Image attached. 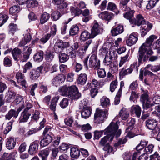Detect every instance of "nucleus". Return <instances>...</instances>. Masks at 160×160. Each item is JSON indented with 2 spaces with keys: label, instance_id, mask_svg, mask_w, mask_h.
<instances>
[{
  "label": "nucleus",
  "instance_id": "4",
  "mask_svg": "<svg viewBox=\"0 0 160 160\" xmlns=\"http://www.w3.org/2000/svg\"><path fill=\"white\" fill-rule=\"evenodd\" d=\"M108 114L107 110L97 109L94 114V119L99 122H102L103 120L107 118Z\"/></svg>",
  "mask_w": 160,
  "mask_h": 160
},
{
  "label": "nucleus",
  "instance_id": "28",
  "mask_svg": "<svg viewBox=\"0 0 160 160\" xmlns=\"http://www.w3.org/2000/svg\"><path fill=\"white\" fill-rule=\"evenodd\" d=\"M16 140L14 138L10 137L7 139L6 146L7 148L9 150L13 149L16 144Z\"/></svg>",
  "mask_w": 160,
  "mask_h": 160
},
{
  "label": "nucleus",
  "instance_id": "59",
  "mask_svg": "<svg viewBox=\"0 0 160 160\" xmlns=\"http://www.w3.org/2000/svg\"><path fill=\"white\" fill-rule=\"evenodd\" d=\"M51 160H54L56 159L59 152V150L58 148H53L51 149Z\"/></svg>",
  "mask_w": 160,
  "mask_h": 160
},
{
  "label": "nucleus",
  "instance_id": "46",
  "mask_svg": "<svg viewBox=\"0 0 160 160\" xmlns=\"http://www.w3.org/2000/svg\"><path fill=\"white\" fill-rule=\"evenodd\" d=\"M100 102L101 105L104 107H108L110 105V100L106 97H103L101 98Z\"/></svg>",
  "mask_w": 160,
  "mask_h": 160
},
{
  "label": "nucleus",
  "instance_id": "53",
  "mask_svg": "<svg viewBox=\"0 0 160 160\" xmlns=\"http://www.w3.org/2000/svg\"><path fill=\"white\" fill-rule=\"evenodd\" d=\"M159 0H150L147 5L146 7L147 9H150L153 8Z\"/></svg>",
  "mask_w": 160,
  "mask_h": 160
},
{
  "label": "nucleus",
  "instance_id": "21",
  "mask_svg": "<svg viewBox=\"0 0 160 160\" xmlns=\"http://www.w3.org/2000/svg\"><path fill=\"white\" fill-rule=\"evenodd\" d=\"M147 49H145L140 47L139 48L138 60L139 63H142V61H145L146 58L144 57V54L146 52Z\"/></svg>",
  "mask_w": 160,
  "mask_h": 160
},
{
  "label": "nucleus",
  "instance_id": "56",
  "mask_svg": "<svg viewBox=\"0 0 160 160\" xmlns=\"http://www.w3.org/2000/svg\"><path fill=\"white\" fill-rule=\"evenodd\" d=\"M129 54V53L128 52L125 56L121 57V59L119 64V66L120 67H121L124 63L128 61Z\"/></svg>",
  "mask_w": 160,
  "mask_h": 160
},
{
  "label": "nucleus",
  "instance_id": "18",
  "mask_svg": "<svg viewBox=\"0 0 160 160\" xmlns=\"http://www.w3.org/2000/svg\"><path fill=\"white\" fill-rule=\"evenodd\" d=\"M31 114L27 109H24L21 113L19 118V123L25 122H27L31 116Z\"/></svg>",
  "mask_w": 160,
  "mask_h": 160
},
{
  "label": "nucleus",
  "instance_id": "11",
  "mask_svg": "<svg viewBox=\"0 0 160 160\" xmlns=\"http://www.w3.org/2000/svg\"><path fill=\"white\" fill-rule=\"evenodd\" d=\"M140 101L142 103L143 108H148L154 105V104H152L151 102L149 101L148 96L146 93H144L141 95Z\"/></svg>",
  "mask_w": 160,
  "mask_h": 160
},
{
  "label": "nucleus",
  "instance_id": "31",
  "mask_svg": "<svg viewBox=\"0 0 160 160\" xmlns=\"http://www.w3.org/2000/svg\"><path fill=\"white\" fill-rule=\"evenodd\" d=\"M91 113V110L89 107L83 106V108L81 112L82 117L84 118H88Z\"/></svg>",
  "mask_w": 160,
  "mask_h": 160
},
{
  "label": "nucleus",
  "instance_id": "45",
  "mask_svg": "<svg viewBox=\"0 0 160 160\" xmlns=\"http://www.w3.org/2000/svg\"><path fill=\"white\" fill-rule=\"evenodd\" d=\"M127 141V137H125L124 138H120L114 143V146L116 148H119L120 147L121 145L125 144Z\"/></svg>",
  "mask_w": 160,
  "mask_h": 160
},
{
  "label": "nucleus",
  "instance_id": "38",
  "mask_svg": "<svg viewBox=\"0 0 160 160\" xmlns=\"http://www.w3.org/2000/svg\"><path fill=\"white\" fill-rule=\"evenodd\" d=\"M16 95L15 92L12 91H8L6 93L5 98L7 102H10L14 99Z\"/></svg>",
  "mask_w": 160,
  "mask_h": 160
},
{
  "label": "nucleus",
  "instance_id": "37",
  "mask_svg": "<svg viewBox=\"0 0 160 160\" xmlns=\"http://www.w3.org/2000/svg\"><path fill=\"white\" fill-rule=\"evenodd\" d=\"M80 151L76 148H72L70 150L71 156L72 158H78L80 154Z\"/></svg>",
  "mask_w": 160,
  "mask_h": 160
},
{
  "label": "nucleus",
  "instance_id": "55",
  "mask_svg": "<svg viewBox=\"0 0 160 160\" xmlns=\"http://www.w3.org/2000/svg\"><path fill=\"white\" fill-rule=\"evenodd\" d=\"M138 98V93L135 91H132L130 97V100L134 102H136V99Z\"/></svg>",
  "mask_w": 160,
  "mask_h": 160
},
{
  "label": "nucleus",
  "instance_id": "6",
  "mask_svg": "<svg viewBox=\"0 0 160 160\" xmlns=\"http://www.w3.org/2000/svg\"><path fill=\"white\" fill-rule=\"evenodd\" d=\"M100 60H98L97 56L95 54H93L89 58L88 65L90 68L95 69L97 68H100Z\"/></svg>",
  "mask_w": 160,
  "mask_h": 160
},
{
  "label": "nucleus",
  "instance_id": "10",
  "mask_svg": "<svg viewBox=\"0 0 160 160\" xmlns=\"http://www.w3.org/2000/svg\"><path fill=\"white\" fill-rule=\"evenodd\" d=\"M102 28L96 21H94L91 29L92 36L94 38L96 36L100 34L102 31Z\"/></svg>",
  "mask_w": 160,
  "mask_h": 160
},
{
  "label": "nucleus",
  "instance_id": "2",
  "mask_svg": "<svg viewBox=\"0 0 160 160\" xmlns=\"http://www.w3.org/2000/svg\"><path fill=\"white\" fill-rule=\"evenodd\" d=\"M59 90L62 95L68 96L72 99L77 100L81 96L77 88L74 85L69 87L63 86L60 88Z\"/></svg>",
  "mask_w": 160,
  "mask_h": 160
},
{
  "label": "nucleus",
  "instance_id": "60",
  "mask_svg": "<svg viewBox=\"0 0 160 160\" xmlns=\"http://www.w3.org/2000/svg\"><path fill=\"white\" fill-rule=\"evenodd\" d=\"M134 12L133 11H131L129 12H128L123 14L124 17L127 19H129V21L130 22V20H133V13Z\"/></svg>",
  "mask_w": 160,
  "mask_h": 160
},
{
  "label": "nucleus",
  "instance_id": "5",
  "mask_svg": "<svg viewBox=\"0 0 160 160\" xmlns=\"http://www.w3.org/2000/svg\"><path fill=\"white\" fill-rule=\"evenodd\" d=\"M104 53H107L108 49L106 48H102L100 50ZM116 54V52L114 51H110L108 54L107 53L103 60V63L104 65L108 66L112 63V57Z\"/></svg>",
  "mask_w": 160,
  "mask_h": 160
},
{
  "label": "nucleus",
  "instance_id": "47",
  "mask_svg": "<svg viewBox=\"0 0 160 160\" xmlns=\"http://www.w3.org/2000/svg\"><path fill=\"white\" fill-rule=\"evenodd\" d=\"M97 70L98 77L99 78H105L106 76V72L104 69L97 68L96 69Z\"/></svg>",
  "mask_w": 160,
  "mask_h": 160
},
{
  "label": "nucleus",
  "instance_id": "30",
  "mask_svg": "<svg viewBox=\"0 0 160 160\" xmlns=\"http://www.w3.org/2000/svg\"><path fill=\"white\" fill-rule=\"evenodd\" d=\"M119 115L122 120H126L129 117V113L126 108H123L120 111Z\"/></svg>",
  "mask_w": 160,
  "mask_h": 160
},
{
  "label": "nucleus",
  "instance_id": "19",
  "mask_svg": "<svg viewBox=\"0 0 160 160\" xmlns=\"http://www.w3.org/2000/svg\"><path fill=\"white\" fill-rule=\"evenodd\" d=\"M98 17L102 20L109 21L113 18V15L111 12L104 11L99 14Z\"/></svg>",
  "mask_w": 160,
  "mask_h": 160
},
{
  "label": "nucleus",
  "instance_id": "48",
  "mask_svg": "<svg viewBox=\"0 0 160 160\" xmlns=\"http://www.w3.org/2000/svg\"><path fill=\"white\" fill-rule=\"evenodd\" d=\"M110 65V70L112 73H114L118 71V63L116 62H113Z\"/></svg>",
  "mask_w": 160,
  "mask_h": 160
},
{
  "label": "nucleus",
  "instance_id": "43",
  "mask_svg": "<svg viewBox=\"0 0 160 160\" xmlns=\"http://www.w3.org/2000/svg\"><path fill=\"white\" fill-rule=\"evenodd\" d=\"M59 60L61 63H64L67 61L69 57L67 54L63 53H60L59 55Z\"/></svg>",
  "mask_w": 160,
  "mask_h": 160
},
{
  "label": "nucleus",
  "instance_id": "64",
  "mask_svg": "<svg viewBox=\"0 0 160 160\" xmlns=\"http://www.w3.org/2000/svg\"><path fill=\"white\" fill-rule=\"evenodd\" d=\"M117 6L115 3L111 2L108 3L107 8V10L115 12Z\"/></svg>",
  "mask_w": 160,
  "mask_h": 160
},
{
  "label": "nucleus",
  "instance_id": "9",
  "mask_svg": "<svg viewBox=\"0 0 160 160\" xmlns=\"http://www.w3.org/2000/svg\"><path fill=\"white\" fill-rule=\"evenodd\" d=\"M144 19L143 17L141 14H138L136 16V19L133 18V20H130V23L132 24L137 25L138 26L140 25L143 26L146 25L147 22Z\"/></svg>",
  "mask_w": 160,
  "mask_h": 160
},
{
  "label": "nucleus",
  "instance_id": "54",
  "mask_svg": "<svg viewBox=\"0 0 160 160\" xmlns=\"http://www.w3.org/2000/svg\"><path fill=\"white\" fill-rule=\"evenodd\" d=\"M129 0H122L120 2V6L122 10L124 11H128L129 8H126V5Z\"/></svg>",
  "mask_w": 160,
  "mask_h": 160
},
{
  "label": "nucleus",
  "instance_id": "13",
  "mask_svg": "<svg viewBox=\"0 0 160 160\" xmlns=\"http://www.w3.org/2000/svg\"><path fill=\"white\" fill-rule=\"evenodd\" d=\"M42 68V67L41 66L37 68V69L32 70L29 74L30 78L33 80L37 79L39 76V73L41 72Z\"/></svg>",
  "mask_w": 160,
  "mask_h": 160
},
{
  "label": "nucleus",
  "instance_id": "58",
  "mask_svg": "<svg viewBox=\"0 0 160 160\" xmlns=\"http://www.w3.org/2000/svg\"><path fill=\"white\" fill-rule=\"evenodd\" d=\"M60 17L61 14L60 13L57 11L53 12L51 14L52 18L54 21L58 20Z\"/></svg>",
  "mask_w": 160,
  "mask_h": 160
},
{
  "label": "nucleus",
  "instance_id": "27",
  "mask_svg": "<svg viewBox=\"0 0 160 160\" xmlns=\"http://www.w3.org/2000/svg\"><path fill=\"white\" fill-rule=\"evenodd\" d=\"M22 52V51L20 49L16 48L12 50V54L13 59L15 61H18L20 59V57L21 56Z\"/></svg>",
  "mask_w": 160,
  "mask_h": 160
},
{
  "label": "nucleus",
  "instance_id": "40",
  "mask_svg": "<svg viewBox=\"0 0 160 160\" xmlns=\"http://www.w3.org/2000/svg\"><path fill=\"white\" fill-rule=\"evenodd\" d=\"M59 99L58 96L53 98L51 101V103L49 106V108L51 110L54 112L56 110V106L57 103Z\"/></svg>",
  "mask_w": 160,
  "mask_h": 160
},
{
  "label": "nucleus",
  "instance_id": "44",
  "mask_svg": "<svg viewBox=\"0 0 160 160\" xmlns=\"http://www.w3.org/2000/svg\"><path fill=\"white\" fill-rule=\"evenodd\" d=\"M66 54L71 58H74L76 56V51L74 50L73 48L71 47L66 49Z\"/></svg>",
  "mask_w": 160,
  "mask_h": 160
},
{
  "label": "nucleus",
  "instance_id": "12",
  "mask_svg": "<svg viewBox=\"0 0 160 160\" xmlns=\"http://www.w3.org/2000/svg\"><path fill=\"white\" fill-rule=\"evenodd\" d=\"M138 34L135 32L130 35L128 39L126 41L127 44L129 46L135 44L138 40Z\"/></svg>",
  "mask_w": 160,
  "mask_h": 160
},
{
  "label": "nucleus",
  "instance_id": "49",
  "mask_svg": "<svg viewBox=\"0 0 160 160\" xmlns=\"http://www.w3.org/2000/svg\"><path fill=\"white\" fill-rule=\"evenodd\" d=\"M148 143V142L144 140H141L139 144L136 147V149L137 150H140L142 149L145 147Z\"/></svg>",
  "mask_w": 160,
  "mask_h": 160
},
{
  "label": "nucleus",
  "instance_id": "20",
  "mask_svg": "<svg viewBox=\"0 0 160 160\" xmlns=\"http://www.w3.org/2000/svg\"><path fill=\"white\" fill-rule=\"evenodd\" d=\"M123 31V26L121 24H119L116 27L112 29L111 30V32L112 35L115 36L122 33Z\"/></svg>",
  "mask_w": 160,
  "mask_h": 160
},
{
  "label": "nucleus",
  "instance_id": "33",
  "mask_svg": "<svg viewBox=\"0 0 160 160\" xmlns=\"http://www.w3.org/2000/svg\"><path fill=\"white\" fill-rule=\"evenodd\" d=\"M87 79V75L85 73H82L78 76L77 83L81 85L84 84Z\"/></svg>",
  "mask_w": 160,
  "mask_h": 160
},
{
  "label": "nucleus",
  "instance_id": "25",
  "mask_svg": "<svg viewBox=\"0 0 160 160\" xmlns=\"http://www.w3.org/2000/svg\"><path fill=\"white\" fill-rule=\"evenodd\" d=\"M24 76L21 72H18L16 74V78L18 83H21V85L24 87H26V82L24 79Z\"/></svg>",
  "mask_w": 160,
  "mask_h": 160
},
{
  "label": "nucleus",
  "instance_id": "16",
  "mask_svg": "<svg viewBox=\"0 0 160 160\" xmlns=\"http://www.w3.org/2000/svg\"><path fill=\"white\" fill-rule=\"evenodd\" d=\"M52 140L51 134H45L44 135V137L40 142V145L43 147L48 145Z\"/></svg>",
  "mask_w": 160,
  "mask_h": 160
},
{
  "label": "nucleus",
  "instance_id": "24",
  "mask_svg": "<svg viewBox=\"0 0 160 160\" xmlns=\"http://www.w3.org/2000/svg\"><path fill=\"white\" fill-rule=\"evenodd\" d=\"M50 151V149L47 148L40 151L39 152L38 156L41 158L42 160H47Z\"/></svg>",
  "mask_w": 160,
  "mask_h": 160
},
{
  "label": "nucleus",
  "instance_id": "61",
  "mask_svg": "<svg viewBox=\"0 0 160 160\" xmlns=\"http://www.w3.org/2000/svg\"><path fill=\"white\" fill-rule=\"evenodd\" d=\"M68 100L66 98H64L60 102L59 105L62 108L67 107L68 105Z\"/></svg>",
  "mask_w": 160,
  "mask_h": 160
},
{
  "label": "nucleus",
  "instance_id": "42",
  "mask_svg": "<svg viewBox=\"0 0 160 160\" xmlns=\"http://www.w3.org/2000/svg\"><path fill=\"white\" fill-rule=\"evenodd\" d=\"M79 31L78 27L76 25H73L71 27L70 29L69 33L71 35H75L78 33Z\"/></svg>",
  "mask_w": 160,
  "mask_h": 160
},
{
  "label": "nucleus",
  "instance_id": "39",
  "mask_svg": "<svg viewBox=\"0 0 160 160\" xmlns=\"http://www.w3.org/2000/svg\"><path fill=\"white\" fill-rule=\"evenodd\" d=\"M43 57V52L42 51H39L34 55L33 59L35 61L39 62L42 60Z\"/></svg>",
  "mask_w": 160,
  "mask_h": 160
},
{
  "label": "nucleus",
  "instance_id": "52",
  "mask_svg": "<svg viewBox=\"0 0 160 160\" xmlns=\"http://www.w3.org/2000/svg\"><path fill=\"white\" fill-rule=\"evenodd\" d=\"M38 3V1L36 0H30L28 1L26 3L27 6L29 8H33L36 7Z\"/></svg>",
  "mask_w": 160,
  "mask_h": 160
},
{
  "label": "nucleus",
  "instance_id": "35",
  "mask_svg": "<svg viewBox=\"0 0 160 160\" xmlns=\"http://www.w3.org/2000/svg\"><path fill=\"white\" fill-rule=\"evenodd\" d=\"M50 17V14L48 13L44 12L40 16V22L41 24H43L47 22Z\"/></svg>",
  "mask_w": 160,
  "mask_h": 160
},
{
  "label": "nucleus",
  "instance_id": "34",
  "mask_svg": "<svg viewBox=\"0 0 160 160\" xmlns=\"http://www.w3.org/2000/svg\"><path fill=\"white\" fill-rule=\"evenodd\" d=\"M38 147V143H32L29 147L28 152L31 155L35 154L37 151Z\"/></svg>",
  "mask_w": 160,
  "mask_h": 160
},
{
  "label": "nucleus",
  "instance_id": "57",
  "mask_svg": "<svg viewBox=\"0 0 160 160\" xmlns=\"http://www.w3.org/2000/svg\"><path fill=\"white\" fill-rule=\"evenodd\" d=\"M13 121L11 120L7 124L6 127L5 128L3 131V133L4 134H7L10 131L12 128V126Z\"/></svg>",
  "mask_w": 160,
  "mask_h": 160
},
{
  "label": "nucleus",
  "instance_id": "50",
  "mask_svg": "<svg viewBox=\"0 0 160 160\" xmlns=\"http://www.w3.org/2000/svg\"><path fill=\"white\" fill-rule=\"evenodd\" d=\"M19 7L18 6L14 5L10 8L9 12L11 14L15 15L19 11Z\"/></svg>",
  "mask_w": 160,
  "mask_h": 160
},
{
  "label": "nucleus",
  "instance_id": "29",
  "mask_svg": "<svg viewBox=\"0 0 160 160\" xmlns=\"http://www.w3.org/2000/svg\"><path fill=\"white\" fill-rule=\"evenodd\" d=\"M27 49L26 51L25 49L23 53V56L21 59V61L22 62L26 61L29 58L30 55L31 53L32 49L31 48H27Z\"/></svg>",
  "mask_w": 160,
  "mask_h": 160
},
{
  "label": "nucleus",
  "instance_id": "8",
  "mask_svg": "<svg viewBox=\"0 0 160 160\" xmlns=\"http://www.w3.org/2000/svg\"><path fill=\"white\" fill-rule=\"evenodd\" d=\"M138 67L137 62H135L130 65L129 68L127 69H125L124 68H122L119 72V74L120 77L123 78V76L126 75L131 73L133 69L135 68L137 69Z\"/></svg>",
  "mask_w": 160,
  "mask_h": 160
},
{
  "label": "nucleus",
  "instance_id": "15",
  "mask_svg": "<svg viewBox=\"0 0 160 160\" xmlns=\"http://www.w3.org/2000/svg\"><path fill=\"white\" fill-rule=\"evenodd\" d=\"M92 41L89 39L82 46L80 47L77 52V53L79 56L83 55L86 52L89 46L91 44Z\"/></svg>",
  "mask_w": 160,
  "mask_h": 160
},
{
  "label": "nucleus",
  "instance_id": "1",
  "mask_svg": "<svg viewBox=\"0 0 160 160\" xmlns=\"http://www.w3.org/2000/svg\"><path fill=\"white\" fill-rule=\"evenodd\" d=\"M119 122L117 121H115L113 120L110 124L109 126L105 129L104 134H107L102 138L99 142V145L101 146H105L108 141H112L113 138L115 134L116 133L117 137L119 136L121 134V130L120 129L118 130V124Z\"/></svg>",
  "mask_w": 160,
  "mask_h": 160
},
{
  "label": "nucleus",
  "instance_id": "17",
  "mask_svg": "<svg viewBox=\"0 0 160 160\" xmlns=\"http://www.w3.org/2000/svg\"><path fill=\"white\" fill-rule=\"evenodd\" d=\"M146 127L149 130L154 129L158 125V122L156 120L149 119H147L145 121Z\"/></svg>",
  "mask_w": 160,
  "mask_h": 160
},
{
  "label": "nucleus",
  "instance_id": "51",
  "mask_svg": "<svg viewBox=\"0 0 160 160\" xmlns=\"http://www.w3.org/2000/svg\"><path fill=\"white\" fill-rule=\"evenodd\" d=\"M8 18V16L5 14H0V26L5 23Z\"/></svg>",
  "mask_w": 160,
  "mask_h": 160
},
{
  "label": "nucleus",
  "instance_id": "32",
  "mask_svg": "<svg viewBox=\"0 0 160 160\" xmlns=\"http://www.w3.org/2000/svg\"><path fill=\"white\" fill-rule=\"evenodd\" d=\"M31 39V37L29 33H27L24 36L23 38L19 43V46L22 47L27 44Z\"/></svg>",
  "mask_w": 160,
  "mask_h": 160
},
{
  "label": "nucleus",
  "instance_id": "22",
  "mask_svg": "<svg viewBox=\"0 0 160 160\" xmlns=\"http://www.w3.org/2000/svg\"><path fill=\"white\" fill-rule=\"evenodd\" d=\"M152 25L149 22H147L146 25L142 26L140 29L141 35L142 37L146 34L147 32L152 28Z\"/></svg>",
  "mask_w": 160,
  "mask_h": 160
},
{
  "label": "nucleus",
  "instance_id": "14",
  "mask_svg": "<svg viewBox=\"0 0 160 160\" xmlns=\"http://www.w3.org/2000/svg\"><path fill=\"white\" fill-rule=\"evenodd\" d=\"M157 38V36L154 35H151L147 39L145 42L143 43L141 47L147 50L148 48H149L152 45L154 40Z\"/></svg>",
  "mask_w": 160,
  "mask_h": 160
},
{
  "label": "nucleus",
  "instance_id": "62",
  "mask_svg": "<svg viewBox=\"0 0 160 160\" xmlns=\"http://www.w3.org/2000/svg\"><path fill=\"white\" fill-rule=\"evenodd\" d=\"M54 55L51 52H47L45 55V58L48 62H51L53 59Z\"/></svg>",
  "mask_w": 160,
  "mask_h": 160
},
{
  "label": "nucleus",
  "instance_id": "3",
  "mask_svg": "<svg viewBox=\"0 0 160 160\" xmlns=\"http://www.w3.org/2000/svg\"><path fill=\"white\" fill-rule=\"evenodd\" d=\"M70 46L69 43L63 42L62 40L58 41L56 42L54 47V51L58 53H60Z\"/></svg>",
  "mask_w": 160,
  "mask_h": 160
},
{
  "label": "nucleus",
  "instance_id": "23",
  "mask_svg": "<svg viewBox=\"0 0 160 160\" xmlns=\"http://www.w3.org/2000/svg\"><path fill=\"white\" fill-rule=\"evenodd\" d=\"M139 150H137V151L135 152L132 157V154L129 152H125L124 153L125 157L124 158L126 160H135L137 157L140 154Z\"/></svg>",
  "mask_w": 160,
  "mask_h": 160
},
{
  "label": "nucleus",
  "instance_id": "63",
  "mask_svg": "<svg viewBox=\"0 0 160 160\" xmlns=\"http://www.w3.org/2000/svg\"><path fill=\"white\" fill-rule=\"evenodd\" d=\"M117 80L112 81L110 85V90L112 92H113L117 88L118 84Z\"/></svg>",
  "mask_w": 160,
  "mask_h": 160
},
{
  "label": "nucleus",
  "instance_id": "7",
  "mask_svg": "<svg viewBox=\"0 0 160 160\" xmlns=\"http://www.w3.org/2000/svg\"><path fill=\"white\" fill-rule=\"evenodd\" d=\"M24 107V105H22L21 107H20L16 111L15 110L11 109L5 115V120H10L12 117L16 118L20 112Z\"/></svg>",
  "mask_w": 160,
  "mask_h": 160
},
{
  "label": "nucleus",
  "instance_id": "26",
  "mask_svg": "<svg viewBox=\"0 0 160 160\" xmlns=\"http://www.w3.org/2000/svg\"><path fill=\"white\" fill-rule=\"evenodd\" d=\"M91 35V33L90 34L88 31L85 30L81 33L80 39L81 42L85 41L89 38H93Z\"/></svg>",
  "mask_w": 160,
  "mask_h": 160
},
{
  "label": "nucleus",
  "instance_id": "36",
  "mask_svg": "<svg viewBox=\"0 0 160 160\" xmlns=\"http://www.w3.org/2000/svg\"><path fill=\"white\" fill-rule=\"evenodd\" d=\"M131 111L133 113H134L138 117H140L141 113V109L138 105H135L132 106Z\"/></svg>",
  "mask_w": 160,
  "mask_h": 160
},
{
  "label": "nucleus",
  "instance_id": "41",
  "mask_svg": "<svg viewBox=\"0 0 160 160\" xmlns=\"http://www.w3.org/2000/svg\"><path fill=\"white\" fill-rule=\"evenodd\" d=\"M52 2L54 5H60V7L62 8H66L67 5L64 0H52Z\"/></svg>",
  "mask_w": 160,
  "mask_h": 160
}]
</instances>
